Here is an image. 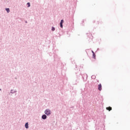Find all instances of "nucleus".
Returning <instances> with one entry per match:
<instances>
[{
	"instance_id": "nucleus-1",
	"label": "nucleus",
	"mask_w": 130,
	"mask_h": 130,
	"mask_svg": "<svg viewBox=\"0 0 130 130\" xmlns=\"http://www.w3.org/2000/svg\"><path fill=\"white\" fill-rule=\"evenodd\" d=\"M45 114L48 115H50L51 114V111L49 109H47L44 112Z\"/></svg>"
},
{
	"instance_id": "nucleus-2",
	"label": "nucleus",
	"mask_w": 130,
	"mask_h": 130,
	"mask_svg": "<svg viewBox=\"0 0 130 130\" xmlns=\"http://www.w3.org/2000/svg\"><path fill=\"white\" fill-rule=\"evenodd\" d=\"M98 90L99 91H101V90H102V85L101 84V83H100L99 85H98Z\"/></svg>"
},
{
	"instance_id": "nucleus-3",
	"label": "nucleus",
	"mask_w": 130,
	"mask_h": 130,
	"mask_svg": "<svg viewBox=\"0 0 130 130\" xmlns=\"http://www.w3.org/2000/svg\"><path fill=\"white\" fill-rule=\"evenodd\" d=\"M10 93L11 94H15V93H17V90L14 89H11L10 90Z\"/></svg>"
},
{
	"instance_id": "nucleus-4",
	"label": "nucleus",
	"mask_w": 130,
	"mask_h": 130,
	"mask_svg": "<svg viewBox=\"0 0 130 130\" xmlns=\"http://www.w3.org/2000/svg\"><path fill=\"white\" fill-rule=\"evenodd\" d=\"M46 118H47V115L46 114H44L42 116V119H44V120H45L46 119Z\"/></svg>"
},
{
	"instance_id": "nucleus-5",
	"label": "nucleus",
	"mask_w": 130,
	"mask_h": 130,
	"mask_svg": "<svg viewBox=\"0 0 130 130\" xmlns=\"http://www.w3.org/2000/svg\"><path fill=\"white\" fill-rule=\"evenodd\" d=\"M25 128H29V123L28 122L25 123Z\"/></svg>"
},
{
	"instance_id": "nucleus-6",
	"label": "nucleus",
	"mask_w": 130,
	"mask_h": 130,
	"mask_svg": "<svg viewBox=\"0 0 130 130\" xmlns=\"http://www.w3.org/2000/svg\"><path fill=\"white\" fill-rule=\"evenodd\" d=\"M62 24H63V20H61V22L60 23V26L61 28H62V27H63Z\"/></svg>"
},
{
	"instance_id": "nucleus-7",
	"label": "nucleus",
	"mask_w": 130,
	"mask_h": 130,
	"mask_svg": "<svg viewBox=\"0 0 130 130\" xmlns=\"http://www.w3.org/2000/svg\"><path fill=\"white\" fill-rule=\"evenodd\" d=\"M107 110H109V111H110V110H112V108L111 107H109L106 108Z\"/></svg>"
},
{
	"instance_id": "nucleus-8",
	"label": "nucleus",
	"mask_w": 130,
	"mask_h": 130,
	"mask_svg": "<svg viewBox=\"0 0 130 130\" xmlns=\"http://www.w3.org/2000/svg\"><path fill=\"white\" fill-rule=\"evenodd\" d=\"M92 53H93V58H94V59H96V55H95V53L94 52V51H92Z\"/></svg>"
},
{
	"instance_id": "nucleus-9",
	"label": "nucleus",
	"mask_w": 130,
	"mask_h": 130,
	"mask_svg": "<svg viewBox=\"0 0 130 130\" xmlns=\"http://www.w3.org/2000/svg\"><path fill=\"white\" fill-rule=\"evenodd\" d=\"M6 11H7V13H10V9L7 8Z\"/></svg>"
},
{
	"instance_id": "nucleus-10",
	"label": "nucleus",
	"mask_w": 130,
	"mask_h": 130,
	"mask_svg": "<svg viewBox=\"0 0 130 130\" xmlns=\"http://www.w3.org/2000/svg\"><path fill=\"white\" fill-rule=\"evenodd\" d=\"M55 30V28L53 27H52V31H54Z\"/></svg>"
},
{
	"instance_id": "nucleus-11",
	"label": "nucleus",
	"mask_w": 130,
	"mask_h": 130,
	"mask_svg": "<svg viewBox=\"0 0 130 130\" xmlns=\"http://www.w3.org/2000/svg\"><path fill=\"white\" fill-rule=\"evenodd\" d=\"M27 5H28V7L29 8V7H30V3H28Z\"/></svg>"
},
{
	"instance_id": "nucleus-12",
	"label": "nucleus",
	"mask_w": 130,
	"mask_h": 130,
	"mask_svg": "<svg viewBox=\"0 0 130 130\" xmlns=\"http://www.w3.org/2000/svg\"><path fill=\"white\" fill-rule=\"evenodd\" d=\"M89 35H90V34H87V36H89Z\"/></svg>"
},
{
	"instance_id": "nucleus-13",
	"label": "nucleus",
	"mask_w": 130,
	"mask_h": 130,
	"mask_svg": "<svg viewBox=\"0 0 130 130\" xmlns=\"http://www.w3.org/2000/svg\"><path fill=\"white\" fill-rule=\"evenodd\" d=\"M0 91H2V89L0 88Z\"/></svg>"
}]
</instances>
